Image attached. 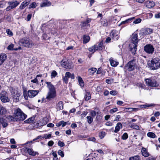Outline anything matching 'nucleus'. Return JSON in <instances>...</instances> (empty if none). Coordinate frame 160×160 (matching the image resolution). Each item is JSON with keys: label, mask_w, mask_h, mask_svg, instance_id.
Wrapping results in <instances>:
<instances>
[{"label": "nucleus", "mask_w": 160, "mask_h": 160, "mask_svg": "<svg viewBox=\"0 0 160 160\" xmlns=\"http://www.w3.org/2000/svg\"><path fill=\"white\" fill-rule=\"evenodd\" d=\"M97 69L95 68H92L89 69L88 70L90 74L91 75H93L96 71Z\"/></svg>", "instance_id": "e433bc0d"}, {"label": "nucleus", "mask_w": 160, "mask_h": 160, "mask_svg": "<svg viewBox=\"0 0 160 160\" xmlns=\"http://www.w3.org/2000/svg\"><path fill=\"white\" fill-rule=\"evenodd\" d=\"M111 65L113 67H116L118 64V62L114 60L112 58H111L109 60Z\"/></svg>", "instance_id": "412c9836"}, {"label": "nucleus", "mask_w": 160, "mask_h": 160, "mask_svg": "<svg viewBox=\"0 0 160 160\" xmlns=\"http://www.w3.org/2000/svg\"><path fill=\"white\" fill-rule=\"evenodd\" d=\"M41 91L40 90H29L28 91V93L26 91H24L23 95L25 99L26 100H28V97L33 98L37 95L39 92Z\"/></svg>", "instance_id": "20e7f679"}, {"label": "nucleus", "mask_w": 160, "mask_h": 160, "mask_svg": "<svg viewBox=\"0 0 160 160\" xmlns=\"http://www.w3.org/2000/svg\"><path fill=\"white\" fill-rule=\"evenodd\" d=\"M105 135V132H101L99 134V136L101 138H103Z\"/></svg>", "instance_id": "e2e57ef3"}, {"label": "nucleus", "mask_w": 160, "mask_h": 160, "mask_svg": "<svg viewBox=\"0 0 160 160\" xmlns=\"http://www.w3.org/2000/svg\"><path fill=\"white\" fill-rule=\"evenodd\" d=\"M100 23L104 27H106L108 25V22L107 20L105 18H101L100 20Z\"/></svg>", "instance_id": "cd10ccee"}, {"label": "nucleus", "mask_w": 160, "mask_h": 160, "mask_svg": "<svg viewBox=\"0 0 160 160\" xmlns=\"http://www.w3.org/2000/svg\"><path fill=\"white\" fill-rule=\"evenodd\" d=\"M14 45L13 44H11L9 45L7 48V49L10 50H13Z\"/></svg>", "instance_id": "603ef678"}, {"label": "nucleus", "mask_w": 160, "mask_h": 160, "mask_svg": "<svg viewBox=\"0 0 160 160\" xmlns=\"http://www.w3.org/2000/svg\"><path fill=\"white\" fill-rule=\"evenodd\" d=\"M8 4L9 5L11 6V8H13L18 6L19 4V2L17 1H11L9 2Z\"/></svg>", "instance_id": "4be33fe9"}, {"label": "nucleus", "mask_w": 160, "mask_h": 160, "mask_svg": "<svg viewBox=\"0 0 160 160\" xmlns=\"http://www.w3.org/2000/svg\"><path fill=\"white\" fill-rule=\"evenodd\" d=\"M102 68H98V69L97 71V74H99L101 73L102 72Z\"/></svg>", "instance_id": "774afa93"}, {"label": "nucleus", "mask_w": 160, "mask_h": 160, "mask_svg": "<svg viewBox=\"0 0 160 160\" xmlns=\"http://www.w3.org/2000/svg\"><path fill=\"white\" fill-rule=\"evenodd\" d=\"M48 122V120L47 118H44L43 119H40L39 122L38 123V125H37V126L38 127H40L41 126H44L47 124Z\"/></svg>", "instance_id": "ddd939ff"}, {"label": "nucleus", "mask_w": 160, "mask_h": 160, "mask_svg": "<svg viewBox=\"0 0 160 160\" xmlns=\"http://www.w3.org/2000/svg\"><path fill=\"white\" fill-rule=\"evenodd\" d=\"M148 65L152 70H156L160 68V60L158 58L152 59Z\"/></svg>", "instance_id": "39448f33"}, {"label": "nucleus", "mask_w": 160, "mask_h": 160, "mask_svg": "<svg viewBox=\"0 0 160 160\" xmlns=\"http://www.w3.org/2000/svg\"><path fill=\"white\" fill-rule=\"evenodd\" d=\"M89 25V24H87V23L85 22H83L81 25V28H83V29L85 28V27L87 26H88Z\"/></svg>", "instance_id": "09e8293b"}, {"label": "nucleus", "mask_w": 160, "mask_h": 160, "mask_svg": "<svg viewBox=\"0 0 160 160\" xmlns=\"http://www.w3.org/2000/svg\"><path fill=\"white\" fill-rule=\"evenodd\" d=\"M130 50L132 54H135L137 50V45H129Z\"/></svg>", "instance_id": "aec40b11"}, {"label": "nucleus", "mask_w": 160, "mask_h": 160, "mask_svg": "<svg viewBox=\"0 0 160 160\" xmlns=\"http://www.w3.org/2000/svg\"><path fill=\"white\" fill-rule=\"evenodd\" d=\"M144 50L147 53L152 54L154 51V48L150 44H147L144 47Z\"/></svg>", "instance_id": "9d476101"}, {"label": "nucleus", "mask_w": 160, "mask_h": 160, "mask_svg": "<svg viewBox=\"0 0 160 160\" xmlns=\"http://www.w3.org/2000/svg\"><path fill=\"white\" fill-rule=\"evenodd\" d=\"M77 78L80 85L81 87H83L84 84L82 78L80 76H78Z\"/></svg>", "instance_id": "c9c22d12"}, {"label": "nucleus", "mask_w": 160, "mask_h": 160, "mask_svg": "<svg viewBox=\"0 0 160 160\" xmlns=\"http://www.w3.org/2000/svg\"><path fill=\"white\" fill-rule=\"evenodd\" d=\"M141 21V20L140 18H138L135 20L133 23L135 24H137L140 23Z\"/></svg>", "instance_id": "4d7b16f0"}, {"label": "nucleus", "mask_w": 160, "mask_h": 160, "mask_svg": "<svg viewBox=\"0 0 160 160\" xmlns=\"http://www.w3.org/2000/svg\"><path fill=\"white\" fill-rule=\"evenodd\" d=\"M86 93L85 95L84 98L85 101H88L91 98V95L89 92L87 90H85Z\"/></svg>", "instance_id": "c85d7f7f"}, {"label": "nucleus", "mask_w": 160, "mask_h": 160, "mask_svg": "<svg viewBox=\"0 0 160 160\" xmlns=\"http://www.w3.org/2000/svg\"><path fill=\"white\" fill-rule=\"evenodd\" d=\"M146 6L148 8H151L155 5L154 2L152 1H147L145 2Z\"/></svg>", "instance_id": "f3484780"}, {"label": "nucleus", "mask_w": 160, "mask_h": 160, "mask_svg": "<svg viewBox=\"0 0 160 160\" xmlns=\"http://www.w3.org/2000/svg\"><path fill=\"white\" fill-rule=\"evenodd\" d=\"M54 144V142L52 141H49L48 143V145L49 146H52Z\"/></svg>", "instance_id": "338daca9"}, {"label": "nucleus", "mask_w": 160, "mask_h": 160, "mask_svg": "<svg viewBox=\"0 0 160 160\" xmlns=\"http://www.w3.org/2000/svg\"><path fill=\"white\" fill-rule=\"evenodd\" d=\"M60 63L63 68L67 69H70L73 68V66L71 63L67 62L63 60H62Z\"/></svg>", "instance_id": "9b49d317"}, {"label": "nucleus", "mask_w": 160, "mask_h": 160, "mask_svg": "<svg viewBox=\"0 0 160 160\" xmlns=\"http://www.w3.org/2000/svg\"><path fill=\"white\" fill-rule=\"evenodd\" d=\"M27 151L28 153L31 156H35L36 154H38V152L34 151L32 149L28 148L27 149Z\"/></svg>", "instance_id": "5701e85b"}, {"label": "nucleus", "mask_w": 160, "mask_h": 160, "mask_svg": "<svg viewBox=\"0 0 160 160\" xmlns=\"http://www.w3.org/2000/svg\"><path fill=\"white\" fill-rule=\"evenodd\" d=\"M110 36L112 39L117 40L119 38L118 32L116 30H112L110 33Z\"/></svg>", "instance_id": "f8f14e48"}, {"label": "nucleus", "mask_w": 160, "mask_h": 160, "mask_svg": "<svg viewBox=\"0 0 160 160\" xmlns=\"http://www.w3.org/2000/svg\"><path fill=\"white\" fill-rule=\"evenodd\" d=\"M7 112L6 109L0 104V115H5Z\"/></svg>", "instance_id": "bb28decb"}, {"label": "nucleus", "mask_w": 160, "mask_h": 160, "mask_svg": "<svg viewBox=\"0 0 160 160\" xmlns=\"http://www.w3.org/2000/svg\"><path fill=\"white\" fill-rule=\"evenodd\" d=\"M58 154L59 155L61 156L62 157H63L64 154L63 152L61 150H59L58 151Z\"/></svg>", "instance_id": "864d4df0"}, {"label": "nucleus", "mask_w": 160, "mask_h": 160, "mask_svg": "<svg viewBox=\"0 0 160 160\" xmlns=\"http://www.w3.org/2000/svg\"><path fill=\"white\" fill-rule=\"evenodd\" d=\"M96 48H95V47H94V45L92 46V47L89 48H88V50L93 53H94L95 51H97L96 49Z\"/></svg>", "instance_id": "58836bf2"}, {"label": "nucleus", "mask_w": 160, "mask_h": 160, "mask_svg": "<svg viewBox=\"0 0 160 160\" xmlns=\"http://www.w3.org/2000/svg\"><path fill=\"white\" fill-rule=\"evenodd\" d=\"M37 6V3L35 2L32 3L29 6V8H34Z\"/></svg>", "instance_id": "ea45409f"}, {"label": "nucleus", "mask_w": 160, "mask_h": 160, "mask_svg": "<svg viewBox=\"0 0 160 160\" xmlns=\"http://www.w3.org/2000/svg\"><path fill=\"white\" fill-rule=\"evenodd\" d=\"M90 113L92 116L93 118H94L97 114H98V112H96L95 111L92 110L91 111V112H90Z\"/></svg>", "instance_id": "de8ad7c7"}, {"label": "nucleus", "mask_w": 160, "mask_h": 160, "mask_svg": "<svg viewBox=\"0 0 160 160\" xmlns=\"http://www.w3.org/2000/svg\"><path fill=\"white\" fill-rule=\"evenodd\" d=\"M58 144L59 146L61 147H62L64 146L65 145L64 143L63 142L61 141H59L58 143Z\"/></svg>", "instance_id": "680f3d73"}, {"label": "nucleus", "mask_w": 160, "mask_h": 160, "mask_svg": "<svg viewBox=\"0 0 160 160\" xmlns=\"http://www.w3.org/2000/svg\"><path fill=\"white\" fill-rule=\"evenodd\" d=\"M147 135L148 137L152 138H155L156 137L154 133L151 132H148L147 134Z\"/></svg>", "instance_id": "4c0bfd02"}, {"label": "nucleus", "mask_w": 160, "mask_h": 160, "mask_svg": "<svg viewBox=\"0 0 160 160\" xmlns=\"http://www.w3.org/2000/svg\"><path fill=\"white\" fill-rule=\"evenodd\" d=\"M14 116L16 121H23L27 117V115L19 108L14 110Z\"/></svg>", "instance_id": "f03ea898"}, {"label": "nucleus", "mask_w": 160, "mask_h": 160, "mask_svg": "<svg viewBox=\"0 0 160 160\" xmlns=\"http://www.w3.org/2000/svg\"><path fill=\"white\" fill-rule=\"evenodd\" d=\"M35 122V117H33L29 118L28 119L25 120L24 122L26 123H33Z\"/></svg>", "instance_id": "c756f323"}, {"label": "nucleus", "mask_w": 160, "mask_h": 160, "mask_svg": "<svg viewBox=\"0 0 160 160\" xmlns=\"http://www.w3.org/2000/svg\"><path fill=\"white\" fill-rule=\"evenodd\" d=\"M51 3L48 0H45L41 3L40 6L41 7H48L51 6Z\"/></svg>", "instance_id": "b1692460"}, {"label": "nucleus", "mask_w": 160, "mask_h": 160, "mask_svg": "<svg viewBox=\"0 0 160 160\" xmlns=\"http://www.w3.org/2000/svg\"><path fill=\"white\" fill-rule=\"evenodd\" d=\"M110 94L112 95H116L118 94V92L115 90H113L110 92Z\"/></svg>", "instance_id": "5fc2aeb1"}, {"label": "nucleus", "mask_w": 160, "mask_h": 160, "mask_svg": "<svg viewBox=\"0 0 160 160\" xmlns=\"http://www.w3.org/2000/svg\"><path fill=\"white\" fill-rule=\"evenodd\" d=\"M147 85L150 87H157L158 86L159 84L154 79H152L149 78L145 79Z\"/></svg>", "instance_id": "6e6552de"}, {"label": "nucleus", "mask_w": 160, "mask_h": 160, "mask_svg": "<svg viewBox=\"0 0 160 160\" xmlns=\"http://www.w3.org/2000/svg\"><path fill=\"white\" fill-rule=\"evenodd\" d=\"M63 80L66 83H67L68 82V78L66 77L65 76L63 78Z\"/></svg>", "instance_id": "0e129e2a"}, {"label": "nucleus", "mask_w": 160, "mask_h": 160, "mask_svg": "<svg viewBox=\"0 0 160 160\" xmlns=\"http://www.w3.org/2000/svg\"><path fill=\"white\" fill-rule=\"evenodd\" d=\"M141 153L142 155L145 157H148L150 155V154L148 151L147 148L143 147L142 148Z\"/></svg>", "instance_id": "4468645a"}, {"label": "nucleus", "mask_w": 160, "mask_h": 160, "mask_svg": "<svg viewBox=\"0 0 160 160\" xmlns=\"http://www.w3.org/2000/svg\"><path fill=\"white\" fill-rule=\"evenodd\" d=\"M45 83L47 84V87L49 90L46 98L48 100H50L52 99L55 98L56 96V88L51 82L46 81Z\"/></svg>", "instance_id": "f257e3e1"}, {"label": "nucleus", "mask_w": 160, "mask_h": 160, "mask_svg": "<svg viewBox=\"0 0 160 160\" xmlns=\"http://www.w3.org/2000/svg\"><path fill=\"white\" fill-rule=\"evenodd\" d=\"M63 108L62 102L60 101L56 104V108L58 110H62Z\"/></svg>", "instance_id": "a878e982"}, {"label": "nucleus", "mask_w": 160, "mask_h": 160, "mask_svg": "<svg viewBox=\"0 0 160 160\" xmlns=\"http://www.w3.org/2000/svg\"><path fill=\"white\" fill-rule=\"evenodd\" d=\"M83 43H86L90 40V38L89 36L84 35L83 37Z\"/></svg>", "instance_id": "2f4dec72"}, {"label": "nucleus", "mask_w": 160, "mask_h": 160, "mask_svg": "<svg viewBox=\"0 0 160 160\" xmlns=\"http://www.w3.org/2000/svg\"><path fill=\"white\" fill-rule=\"evenodd\" d=\"M118 110V108H113L110 111V112L112 114L114 112H116Z\"/></svg>", "instance_id": "6e6d98bb"}, {"label": "nucleus", "mask_w": 160, "mask_h": 160, "mask_svg": "<svg viewBox=\"0 0 160 160\" xmlns=\"http://www.w3.org/2000/svg\"><path fill=\"white\" fill-rule=\"evenodd\" d=\"M137 86L139 88H144L145 86L142 83H138Z\"/></svg>", "instance_id": "052dcab7"}, {"label": "nucleus", "mask_w": 160, "mask_h": 160, "mask_svg": "<svg viewBox=\"0 0 160 160\" xmlns=\"http://www.w3.org/2000/svg\"><path fill=\"white\" fill-rule=\"evenodd\" d=\"M128 138V135L126 132L124 133L122 137V138L123 140H126Z\"/></svg>", "instance_id": "49530a36"}, {"label": "nucleus", "mask_w": 160, "mask_h": 160, "mask_svg": "<svg viewBox=\"0 0 160 160\" xmlns=\"http://www.w3.org/2000/svg\"><path fill=\"white\" fill-rule=\"evenodd\" d=\"M30 1L31 0H25L21 3L19 7L20 9H23L29 4Z\"/></svg>", "instance_id": "dca6fc26"}, {"label": "nucleus", "mask_w": 160, "mask_h": 160, "mask_svg": "<svg viewBox=\"0 0 160 160\" xmlns=\"http://www.w3.org/2000/svg\"><path fill=\"white\" fill-rule=\"evenodd\" d=\"M132 20V18H129V19H128L127 20H126L125 21H123L122 22V23H123V24H124V23H128V22H129L131 21Z\"/></svg>", "instance_id": "69168bd1"}, {"label": "nucleus", "mask_w": 160, "mask_h": 160, "mask_svg": "<svg viewBox=\"0 0 160 160\" xmlns=\"http://www.w3.org/2000/svg\"><path fill=\"white\" fill-rule=\"evenodd\" d=\"M155 104H154L151 103L150 104H149L146 103L145 104L141 105L140 106V107L142 108H146L149 107H155Z\"/></svg>", "instance_id": "72a5a7b5"}, {"label": "nucleus", "mask_w": 160, "mask_h": 160, "mask_svg": "<svg viewBox=\"0 0 160 160\" xmlns=\"http://www.w3.org/2000/svg\"><path fill=\"white\" fill-rule=\"evenodd\" d=\"M65 76L68 78H71L72 79H74L75 78L74 75V74H71L69 72H66L65 74Z\"/></svg>", "instance_id": "473e14b6"}, {"label": "nucleus", "mask_w": 160, "mask_h": 160, "mask_svg": "<svg viewBox=\"0 0 160 160\" xmlns=\"http://www.w3.org/2000/svg\"><path fill=\"white\" fill-rule=\"evenodd\" d=\"M122 127V125L120 122H118L116 126L115 127V130L114 132H117L119 131L121 128Z\"/></svg>", "instance_id": "7c9ffc66"}, {"label": "nucleus", "mask_w": 160, "mask_h": 160, "mask_svg": "<svg viewBox=\"0 0 160 160\" xmlns=\"http://www.w3.org/2000/svg\"><path fill=\"white\" fill-rule=\"evenodd\" d=\"M57 75V73L55 71H53L51 73V78H54Z\"/></svg>", "instance_id": "8fccbe9b"}, {"label": "nucleus", "mask_w": 160, "mask_h": 160, "mask_svg": "<svg viewBox=\"0 0 160 160\" xmlns=\"http://www.w3.org/2000/svg\"><path fill=\"white\" fill-rule=\"evenodd\" d=\"M130 127L133 129H134L136 130H139V127L138 126L135 124H133L131 125Z\"/></svg>", "instance_id": "a19ab883"}, {"label": "nucleus", "mask_w": 160, "mask_h": 160, "mask_svg": "<svg viewBox=\"0 0 160 160\" xmlns=\"http://www.w3.org/2000/svg\"><path fill=\"white\" fill-rule=\"evenodd\" d=\"M86 118L87 119V121L89 123L91 124L93 120L92 117L91 116H87Z\"/></svg>", "instance_id": "79ce46f5"}, {"label": "nucleus", "mask_w": 160, "mask_h": 160, "mask_svg": "<svg viewBox=\"0 0 160 160\" xmlns=\"http://www.w3.org/2000/svg\"><path fill=\"white\" fill-rule=\"evenodd\" d=\"M42 37L43 39H48L50 38V36L46 33H44L43 34Z\"/></svg>", "instance_id": "3c124183"}, {"label": "nucleus", "mask_w": 160, "mask_h": 160, "mask_svg": "<svg viewBox=\"0 0 160 160\" xmlns=\"http://www.w3.org/2000/svg\"><path fill=\"white\" fill-rule=\"evenodd\" d=\"M97 50H102V49L103 43L102 42H100L97 43L94 45Z\"/></svg>", "instance_id": "393cba45"}, {"label": "nucleus", "mask_w": 160, "mask_h": 160, "mask_svg": "<svg viewBox=\"0 0 160 160\" xmlns=\"http://www.w3.org/2000/svg\"><path fill=\"white\" fill-rule=\"evenodd\" d=\"M0 99L3 103L8 102L10 101L8 93L5 91H1L0 93Z\"/></svg>", "instance_id": "0eeeda50"}, {"label": "nucleus", "mask_w": 160, "mask_h": 160, "mask_svg": "<svg viewBox=\"0 0 160 160\" xmlns=\"http://www.w3.org/2000/svg\"><path fill=\"white\" fill-rule=\"evenodd\" d=\"M139 39L136 33L133 34L131 37V43L129 45H137Z\"/></svg>", "instance_id": "1a4fd4ad"}, {"label": "nucleus", "mask_w": 160, "mask_h": 160, "mask_svg": "<svg viewBox=\"0 0 160 160\" xmlns=\"http://www.w3.org/2000/svg\"><path fill=\"white\" fill-rule=\"evenodd\" d=\"M20 95V93L17 92H15L13 96V101L16 102L19 101Z\"/></svg>", "instance_id": "2eb2a0df"}, {"label": "nucleus", "mask_w": 160, "mask_h": 160, "mask_svg": "<svg viewBox=\"0 0 160 160\" xmlns=\"http://www.w3.org/2000/svg\"><path fill=\"white\" fill-rule=\"evenodd\" d=\"M138 68L137 65L136 63V60H132L129 61L125 66L124 69L130 72Z\"/></svg>", "instance_id": "423d86ee"}, {"label": "nucleus", "mask_w": 160, "mask_h": 160, "mask_svg": "<svg viewBox=\"0 0 160 160\" xmlns=\"http://www.w3.org/2000/svg\"><path fill=\"white\" fill-rule=\"evenodd\" d=\"M7 55L4 53L0 54V65H2L7 59Z\"/></svg>", "instance_id": "a211bd4d"}, {"label": "nucleus", "mask_w": 160, "mask_h": 160, "mask_svg": "<svg viewBox=\"0 0 160 160\" xmlns=\"http://www.w3.org/2000/svg\"><path fill=\"white\" fill-rule=\"evenodd\" d=\"M152 32V30L151 29L148 28L145 29L143 31V34L145 35H148Z\"/></svg>", "instance_id": "f704fd0d"}, {"label": "nucleus", "mask_w": 160, "mask_h": 160, "mask_svg": "<svg viewBox=\"0 0 160 160\" xmlns=\"http://www.w3.org/2000/svg\"><path fill=\"white\" fill-rule=\"evenodd\" d=\"M140 158L139 156H135L130 158L129 160H140Z\"/></svg>", "instance_id": "37998d69"}, {"label": "nucleus", "mask_w": 160, "mask_h": 160, "mask_svg": "<svg viewBox=\"0 0 160 160\" xmlns=\"http://www.w3.org/2000/svg\"><path fill=\"white\" fill-rule=\"evenodd\" d=\"M1 125H2L3 128H5L7 126L8 123L5 119L0 118V126Z\"/></svg>", "instance_id": "6ab92c4d"}, {"label": "nucleus", "mask_w": 160, "mask_h": 160, "mask_svg": "<svg viewBox=\"0 0 160 160\" xmlns=\"http://www.w3.org/2000/svg\"><path fill=\"white\" fill-rule=\"evenodd\" d=\"M6 32L9 35L12 36L13 35L12 32L9 29H7Z\"/></svg>", "instance_id": "13d9d810"}, {"label": "nucleus", "mask_w": 160, "mask_h": 160, "mask_svg": "<svg viewBox=\"0 0 160 160\" xmlns=\"http://www.w3.org/2000/svg\"><path fill=\"white\" fill-rule=\"evenodd\" d=\"M18 44L28 48H31L34 45V43L29 38H26L20 39L18 42Z\"/></svg>", "instance_id": "7ed1b4c3"}, {"label": "nucleus", "mask_w": 160, "mask_h": 160, "mask_svg": "<svg viewBox=\"0 0 160 160\" xmlns=\"http://www.w3.org/2000/svg\"><path fill=\"white\" fill-rule=\"evenodd\" d=\"M52 135L51 134H45L43 135V139L45 138L46 139H49L51 137Z\"/></svg>", "instance_id": "c03bdc74"}, {"label": "nucleus", "mask_w": 160, "mask_h": 160, "mask_svg": "<svg viewBox=\"0 0 160 160\" xmlns=\"http://www.w3.org/2000/svg\"><path fill=\"white\" fill-rule=\"evenodd\" d=\"M127 109L129 111H137L139 110V109L138 108H127Z\"/></svg>", "instance_id": "a18cd8bd"}, {"label": "nucleus", "mask_w": 160, "mask_h": 160, "mask_svg": "<svg viewBox=\"0 0 160 160\" xmlns=\"http://www.w3.org/2000/svg\"><path fill=\"white\" fill-rule=\"evenodd\" d=\"M32 16V14H28V15L26 20L28 21H29L31 18Z\"/></svg>", "instance_id": "bf43d9fd"}]
</instances>
